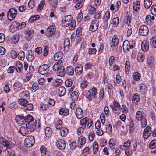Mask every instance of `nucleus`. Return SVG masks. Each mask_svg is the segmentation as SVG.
Here are the masks:
<instances>
[{"mask_svg": "<svg viewBox=\"0 0 156 156\" xmlns=\"http://www.w3.org/2000/svg\"><path fill=\"white\" fill-rule=\"evenodd\" d=\"M62 22L63 26L65 27L70 25L69 29L71 30H73L75 28L76 23L74 21H72V18L70 15L65 17L62 20Z\"/></svg>", "mask_w": 156, "mask_h": 156, "instance_id": "nucleus-1", "label": "nucleus"}, {"mask_svg": "<svg viewBox=\"0 0 156 156\" xmlns=\"http://www.w3.org/2000/svg\"><path fill=\"white\" fill-rule=\"evenodd\" d=\"M1 144L2 145V151L3 152L7 151L8 150L11 149L14 145L12 142L5 140H2L1 142Z\"/></svg>", "mask_w": 156, "mask_h": 156, "instance_id": "nucleus-2", "label": "nucleus"}, {"mask_svg": "<svg viewBox=\"0 0 156 156\" xmlns=\"http://www.w3.org/2000/svg\"><path fill=\"white\" fill-rule=\"evenodd\" d=\"M25 144L27 147H30L35 143V139L31 136H27L24 140Z\"/></svg>", "mask_w": 156, "mask_h": 156, "instance_id": "nucleus-3", "label": "nucleus"}, {"mask_svg": "<svg viewBox=\"0 0 156 156\" xmlns=\"http://www.w3.org/2000/svg\"><path fill=\"white\" fill-rule=\"evenodd\" d=\"M26 127L29 129L30 132H33L36 128H38L40 127L39 122H37L36 121L34 123L29 122L26 123L25 125Z\"/></svg>", "mask_w": 156, "mask_h": 156, "instance_id": "nucleus-4", "label": "nucleus"}, {"mask_svg": "<svg viewBox=\"0 0 156 156\" xmlns=\"http://www.w3.org/2000/svg\"><path fill=\"white\" fill-rule=\"evenodd\" d=\"M17 14V10L14 8L9 9L7 13L8 19L10 20H12Z\"/></svg>", "mask_w": 156, "mask_h": 156, "instance_id": "nucleus-5", "label": "nucleus"}, {"mask_svg": "<svg viewBox=\"0 0 156 156\" xmlns=\"http://www.w3.org/2000/svg\"><path fill=\"white\" fill-rule=\"evenodd\" d=\"M149 32L148 27L145 25L141 26L139 28V34L143 36L147 35Z\"/></svg>", "mask_w": 156, "mask_h": 156, "instance_id": "nucleus-6", "label": "nucleus"}, {"mask_svg": "<svg viewBox=\"0 0 156 156\" xmlns=\"http://www.w3.org/2000/svg\"><path fill=\"white\" fill-rule=\"evenodd\" d=\"M49 70V66L47 64H43L40 66L38 69V72L41 75L46 74Z\"/></svg>", "mask_w": 156, "mask_h": 156, "instance_id": "nucleus-7", "label": "nucleus"}, {"mask_svg": "<svg viewBox=\"0 0 156 156\" xmlns=\"http://www.w3.org/2000/svg\"><path fill=\"white\" fill-rule=\"evenodd\" d=\"M123 48L125 52H127L129 51V49L133 48V45H131L128 41L125 40L123 43Z\"/></svg>", "mask_w": 156, "mask_h": 156, "instance_id": "nucleus-8", "label": "nucleus"}, {"mask_svg": "<svg viewBox=\"0 0 156 156\" xmlns=\"http://www.w3.org/2000/svg\"><path fill=\"white\" fill-rule=\"evenodd\" d=\"M99 21L97 20H92L90 27V30L92 32L96 31L98 27Z\"/></svg>", "mask_w": 156, "mask_h": 156, "instance_id": "nucleus-9", "label": "nucleus"}, {"mask_svg": "<svg viewBox=\"0 0 156 156\" xmlns=\"http://www.w3.org/2000/svg\"><path fill=\"white\" fill-rule=\"evenodd\" d=\"M55 28L54 26H50L47 29L46 34L47 36L50 37L52 36L55 32Z\"/></svg>", "mask_w": 156, "mask_h": 156, "instance_id": "nucleus-10", "label": "nucleus"}, {"mask_svg": "<svg viewBox=\"0 0 156 156\" xmlns=\"http://www.w3.org/2000/svg\"><path fill=\"white\" fill-rule=\"evenodd\" d=\"M57 146L59 149L62 150L65 149L66 144L64 140L62 139H59L56 142Z\"/></svg>", "mask_w": 156, "mask_h": 156, "instance_id": "nucleus-11", "label": "nucleus"}, {"mask_svg": "<svg viewBox=\"0 0 156 156\" xmlns=\"http://www.w3.org/2000/svg\"><path fill=\"white\" fill-rule=\"evenodd\" d=\"M149 42L147 40L143 41L141 44V48L144 52L147 51L149 49Z\"/></svg>", "mask_w": 156, "mask_h": 156, "instance_id": "nucleus-12", "label": "nucleus"}, {"mask_svg": "<svg viewBox=\"0 0 156 156\" xmlns=\"http://www.w3.org/2000/svg\"><path fill=\"white\" fill-rule=\"evenodd\" d=\"M16 69L17 72L19 73H22L23 71V67L20 62H18L16 63Z\"/></svg>", "mask_w": 156, "mask_h": 156, "instance_id": "nucleus-13", "label": "nucleus"}, {"mask_svg": "<svg viewBox=\"0 0 156 156\" xmlns=\"http://www.w3.org/2000/svg\"><path fill=\"white\" fill-rule=\"evenodd\" d=\"M86 142L85 138L83 136H80L78 137L77 146L78 147L81 148L83 147Z\"/></svg>", "mask_w": 156, "mask_h": 156, "instance_id": "nucleus-14", "label": "nucleus"}, {"mask_svg": "<svg viewBox=\"0 0 156 156\" xmlns=\"http://www.w3.org/2000/svg\"><path fill=\"white\" fill-rule=\"evenodd\" d=\"M19 132L23 136H25L29 133V129L26 126H22L20 129Z\"/></svg>", "mask_w": 156, "mask_h": 156, "instance_id": "nucleus-15", "label": "nucleus"}, {"mask_svg": "<svg viewBox=\"0 0 156 156\" xmlns=\"http://www.w3.org/2000/svg\"><path fill=\"white\" fill-rule=\"evenodd\" d=\"M22 84L19 82L15 83L14 84V89L16 92L20 90L22 87Z\"/></svg>", "mask_w": 156, "mask_h": 156, "instance_id": "nucleus-16", "label": "nucleus"}, {"mask_svg": "<svg viewBox=\"0 0 156 156\" xmlns=\"http://www.w3.org/2000/svg\"><path fill=\"white\" fill-rule=\"evenodd\" d=\"M119 42V40L116 36L114 35L112 39V42L110 44L111 47H115Z\"/></svg>", "mask_w": 156, "mask_h": 156, "instance_id": "nucleus-17", "label": "nucleus"}, {"mask_svg": "<svg viewBox=\"0 0 156 156\" xmlns=\"http://www.w3.org/2000/svg\"><path fill=\"white\" fill-rule=\"evenodd\" d=\"M147 64L150 68L152 67L154 65V58L152 56H149L147 58Z\"/></svg>", "mask_w": 156, "mask_h": 156, "instance_id": "nucleus-18", "label": "nucleus"}, {"mask_svg": "<svg viewBox=\"0 0 156 156\" xmlns=\"http://www.w3.org/2000/svg\"><path fill=\"white\" fill-rule=\"evenodd\" d=\"M62 66V65L60 62L58 61L54 64L53 67V70L55 71H58L60 70V68Z\"/></svg>", "mask_w": 156, "mask_h": 156, "instance_id": "nucleus-19", "label": "nucleus"}, {"mask_svg": "<svg viewBox=\"0 0 156 156\" xmlns=\"http://www.w3.org/2000/svg\"><path fill=\"white\" fill-rule=\"evenodd\" d=\"M83 112L82 109L80 108H77L76 109V115L78 119H80L83 116Z\"/></svg>", "mask_w": 156, "mask_h": 156, "instance_id": "nucleus-20", "label": "nucleus"}, {"mask_svg": "<svg viewBox=\"0 0 156 156\" xmlns=\"http://www.w3.org/2000/svg\"><path fill=\"white\" fill-rule=\"evenodd\" d=\"M145 118V116L144 115V114L140 111H138L136 115V118L138 121H140Z\"/></svg>", "mask_w": 156, "mask_h": 156, "instance_id": "nucleus-21", "label": "nucleus"}, {"mask_svg": "<svg viewBox=\"0 0 156 156\" xmlns=\"http://www.w3.org/2000/svg\"><path fill=\"white\" fill-rule=\"evenodd\" d=\"M63 53L61 52H59L56 53L54 55V59L56 61H60V60L62 57ZM62 61H60V62Z\"/></svg>", "mask_w": 156, "mask_h": 156, "instance_id": "nucleus-22", "label": "nucleus"}, {"mask_svg": "<svg viewBox=\"0 0 156 156\" xmlns=\"http://www.w3.org/2000/svg\"><path fill=\"white\" fill-rule=\"evenodd\" d=\"M83 68L81 65H80L75 67V71L78 75H80L82 72Z\"/></svg>", "mask_w": 156, "mask_h": 156, "instance_id": "nucleus-23", "label": "nucleus"}, {"mask_svg": "<svg viewBox=\"0 0 156 156\" xmlns=\"http://www.w3.org/2000/svg\"><path fill=\"white\" fill-rule=\"evenodd\" d=\"M140 98L138 94L137 93L135 94L133 96V102L136 104L140 100Z\"/></svg>", "mask_w": 156, "mask_h": 156, "instance_id": "nucleus-24", "label": "nucleus"}, {"mask_svg": "<svg viewBox=\"0 0 156 156\" xmlns=\"http://www.w3.org/2000/svg\"><path fill=\"white\" fill-rule=\"evenodd\" d=\"M152 3V0H144V6L146 8L148 9L151 6Z\"/></svg>", "mask_w": 156, "mask_h": 156, "instance_id": "nucleus-25", "label": "nucleus"}, {"mask_svg": "<svg viewBox=\"0 0 156 156\" xmlns=\"http://www.w3.org/2000/svg\"><path fill=\"white\" fill-rule=\"evenodd\" d=\"M59 113L61 115L66 116L69 114V112L68 109L62 108L60 109Z\"/></svg>", "mask_w": 156, "mask_h": 156, "instance_id": "nucleus-26", "label": "nucleus"}, {"mask_svg": "<svg viewBox=\"0 0 156 156\" xmlns=\"http://www.w3.org/2000/svg\"><path fill=\"white\" fill-rule=\"evenodd\" d=\"M13 25H14L16 27H20V28H23L24 27L26 23L24 22H22L21 24L19 23H16L15 21L13 22L12 23Z\"/></svg>", "mask_w": 156, "mask_h": 156, "instance_id": "nucleus-27", "label": "nucleus"}, {"mask_svg": "<svg viewBox=\"0 0 156 156\" xmlns=\"http://www.w3.org/2000/svg\"><path fill=\"white\" fill-rule=\"evenodd\" d=\"M62 83V81L61 79H57L53 82L52 85L53 86L57 87L61 85Z\"/></svg>", "mask_w": 156, "mask_h": 156, "instance_id": "nucleus-28", "label": "nucleus"}, {"mask_svg": "<svg viewBox=\"0 0 156 156\" xmlns=\"http://www.w3.org/2000/svg\"><path fill=\"white\" fill-rule=\"evenodd\" d=\"M68 130L65 127L62 128L60 130V133L61 136H65L68 133Z\"/></svg>", "mask_w": 156, "mask_h": 156, "instance_id": "nucleus-29", "label": "nucleus"}, {"mask_svg": "<svg viewBox=\"0 0 156 156\" xmlns=\"http://www.w3.org/2000/svg\"><path fill=\"white\" fill-rule=\"evenodd\" d=\"M28 101L23 98L19 99L18 101V103L19 104L23 106L24 108L25 106L26 105H27V103H28Z\"/></svg>", "mask_w": 156, "mask_h": 156, "instance_id": "nucleus-30", "label": "nucleus"}, {"mask_svg": "<svg viewBox=\"0 0 156 156\" xmlns=\"http://www.w3.org/2000/svg\"><path fill=\"white\" fill-rule=\"evenodd\" d=\"M66 73L68 75H72L74 74V70L72 66H69L66 69Z\"/></svg>", "mask_w": 156, "mask_h": 156, "instance_id": "nucleus-31", "label": "nucleus"}, {"mask_svg": "<svg viewBox=\"0 0 156 156\" xmlns=\"http://www.w3.org/2000/svg\"><path fill=\"white\" fill-rule=\"evenodd\" d=\"M33 119V117L30 115H28L27 117H24V120L27 122V123H31Z\"/></svg>", "mask_w": 156, "mask_h": 156, "instance_id": "nucleus-32", "label": "nucleus"}, {"mask_svg": "<svg viewBox=\"0 0 156 156\" xmlns=\"http://www.w3.org/2000/svg\"><path fill=\"white\" fill-rule=\"evenodd\" d=\"M15 120L17 124H22L23 123L24 118H22L20 116H17Z\"/></svg>", "mask_w": 156, "mask_h": 156, "instance_id": "nucleus-33", "label": "nucleus"}, {"mask_svg": "<svg viewBox=\"0 0 156 156\" xmlns=\"http://www.w3.org/2000/svg\"><path fill=\"white\" fill-rule=\"evenodd\" d=\"M33 108V106L32 104L29 103L28 101V103H27V105H26L24 109L25 110H31Z\"/></svg>", "mask_w": 156, "mask_h": 156, "instance_id": "nucleus-34", "label": "nucleus"}, {"mask_svg": "<svg viewBox=\"0 0 156 156\" xmlns=\"http://www.w3.org/2000/svg\"><path fill=\"white\" fill-rule=\"evenodd\" d=\"M45 135L47 137H49L51 136V129L50 127H46L45 129Z\"/></svg>", "mask_w": 156, "mask_h": 156, "instance_id": "nucleus-35", "label": "nucleus"}, {"mask_svg": "<svg viewBox=\"0 0 156 156\" xmlns=\"http://www.w3.org/2000/svg\"><path fill=\"white\" fill-rule=\"evenodd\" d=\"M88 120V118L87 117H86L81 119L80 121V124L81 126L85 128L86 124Z\"/></svg>", "mask_w": 156, "mask_h": 156, "instance_id": "nucleus-36", "label": "nucleus"}, {"mask_svg": "<svg viewBox=\"0 0 156 156\" xmlns=\"http://www.w3.org/2000/svg\"><path fill=\"white\" fill-rule=\"evenodd\" d=\"M25 34L27 35L26 36V38L28 40H30L32 37V34L33 33L32 31L29 30L28 31H25Z\"/></svg>", "mask_w": 156, "mask_h": 156, "instance_id": "nucleus-37", "label": "nucleus"}, {"mask_svg": "<svg viewBox=\"0 0 156 156\" xmlns=\"http://www.w3.org/2000/svg\"><path fill=\"white\" fill-rule=\"evenodd\" d=\"M58 75L60 76H63L66 73L64 68L63 66L60 68V70H58Z\"/></svg>", "mask_w": 156, "mask_h": 156, "instance_id": "nucleus-38", "label": "nucleus"}, {"mask_svg": "<svg viewBox=\"0 0 156 156\" xmlns=\"http://www.w3.org/2000/svg\"><path fill=\"white\" fill-rule=\"evenodd\" d=\"M78 97V93L75 91L73 92L71 94V98L74 101L77 99Z\"/></svg>", "mask_w": 156, "mask_h": 156, "instance_id": "nucleus-39", "label": "nucleus"}, {"mask_svg": "<svg viewBox=\"0 0 156 156\" xmlns=\"http://www.w3.org/2000/svg\"><path fill=\"white\" fill-rule=\"evenodd\" d=\"M93 151L94 154L97 153L98 150V144L96 142H94L93 144Z\"/></svg>", "mask_w": 156, "mask_h": 156, "instance_id": "nucleus-40", "label": "nucleus"}, {"mask_svg": "<svg viewBox=\"0 0 156 156\" xmlns=\"http://www.w3.org/2000/svg\"><path fill=\"white\" fill-rule=\"evenodd\" d=\"M145 59V56L142 53H139L137 56V60L139 62H143Z\"/></svg>", "mask_w": 156, "mask_h": 156, "instance_id": "nucleus-41", "label": "nucleus"}, {"mask_svg": "<svg viewBox=\"0 0 156 156\" xmlns=\"http://www.w3.org/2000/svg\"><path fill=\"white\" fill-rule=\"evenodd\" d=\"M34 55L32 52L31 51L30 53H28L27 56V59L29 62H32L34 59Z\"/></svg>", "mask_w": 156, "mask_h": 156, "instance_id": "nucleus-42", "label": "nucleus"}, {"mask_svg": "<svg viewBox=\"0 0 156 156\" xmlns=\"http://www.w3.org/2000/svg\"><path fill=\"white\" fill-rule=\"evenodd\" d=\"M149 147L151 149H153L156 147V140H154L150 142Z\"/></svg>", "mask_w": 156, "mask_h": 156, "instance_id": "nucleus-43", "label": "nucleus"}, {"mask_svg": "<svg viewBox=\"0 0 156 156\" xmlns=\"http://www.w3.org/2000/svg\"><path fill=\"white\" fill-rule=\"evenodd\" d=\"M110 13L109 12H107L105 13L104 16V22L107 25V22L109 19L110 18Z\"/></svg>", "mask_w": 156, "mask_h": 156, "instance_id": "nucleus-44", "label": "nucleus"}, {"mask_svg": "<svg viewBox=\"0 0 156 156\" xmlns=\"http://www.w3.org/2000/svg\"><path fill=\"white\" fill-rule=\"evenodd\" d=\"M150 10L151 14L156 16V5H153L151 8Z\"/></svg>", "mask_w": 156, "mask_h": 156, "instance_id": "nucleus-45", "label": "nucleus"}, {"mask_svg": "<svg viewBox=\"0 0 156 156\" xmlns=\"http://www.w3.org/2000/svg\"><path fill=\"white\" fill-rule=\"evenodd\" d=\"M19 39V34H16L12 38V43L15 44L17 43Z\"/></svg>", "mask_w": 156, "mask_h": 156, "instance_id": "nucleus-46", "label": "nucleus"}, {"mask_svg": "<svg viewBox=\"0 0 156 156\" xmlns=\"http://www.w3.org/2000/svg\"><path fill=\"white\" fill-rule=\"evenodd\" d=\"M46 149L45 146H42L40 148V151L41 152V154L42 156H44L46 154Z\"/></svg>", "mask_w": 156, "mask_h": 156, "instance_id": "nucleus-47", "label": "nucleus"}, {"mask_svg": "<svg viewBox=\"0 0 156 156\" xmlns=\"http://www.w3.org/2000/svg\"><path fill=\"white\" fill-rule=\"evenodd\" d=\"M140 74L138 72H135L134 73L133 77L135 80L138 81L140 79Z\"/></svg>", "mask_w": 156, "mask_h": 156, "instance_id": "nucleus-48", "label": "nucleus"}, {"mask_svg": "<svg viewBox=\"0 0 156 156\" xmlns=\"http://www.w3.org/2000/svg\"><path fill=\"white\" fill-rule=\"evenodd\" d=\"M112 131V128L111 124H108L106 126V132L108 133H110Z\"/></svg>", "mask_w": 156, "mask_h": 156, "instance_id": "nucleus-49", "label": "nucleus"}, {"mask_svg": "<svg viewBox=\"0 0 156 156\" xmlns=\"http://www.w3.org/2000/svg\"><path fill=\"white\" fill-rule=\"evenodd\" d=\"M151 43L154 47L156 48V35L151 39Z\"/></svg>", "mask_w": 156, "mask_h": 156, "instance_id": "nucleus-50", "label": "nucleus"}, {"mask_svg": "<svg viewBox=\"0 0 156 156\" xmlns=\"http://www.w3.org/2000/svg\"><path fill=\"white\" fill-rule=\"evenodd\" d=\"M65 83L66 86L69 87L71 86L72 85V80L71 79H68L66 80Z\"/></svg>", "mask_w": 156, "mask_h": 156, "instance_id": "nucleus-51", "label": "nucleus"}, {"mask_svg": "<svg viewBox=\"0 0 156 156\" xmlns=\"http://www.w3.org/2000/svg\"><path fill=\"white\" fill-rule=\"evenodd\" d=\"M18 55V58L20 59L21 60H24L25 56V54L24 51H20Z\"/></svg>", "mask_w": 156, "mask_h": 156, "instance_id": "nucleus-52", "label": "nucleus"}, {"mask_svg": "<svg viewBox=\"0 0 156 156\" xmlns=\"http://www.w3.org/2000/svg\"><path fill=\"white\" fill-rule=\"evenodd\" d=\"M7 156H16L14 150L12 149L8 150L7 151Z\"/></svg>", "mask_w": 156, "mask_h": 156, "instance_id": "nucleus-53", "label": "nucleus"}, {"mask_svg": "<svg viewBox=\"0 0 156 156\" xmlns=\"http://www.w3.org/2000/svg\"><path fill=\"white\" fill-rule=\"evenodd\" d=\"M62 121L60 120H59L55 124V126L57 129H60L62 127Z\"/></svg>", "mask_w": 156, "mask_h": 156, "instance_id": "nucleus-54", "label": "nucleus"}, {"mask_svg": "<svg viewBox=\"0 0 156 156\" xmlns=\"http://www.w3.org/2000/svg\"><path fill=\"white\" fill-rule=\"evenodd\" d=\"M95 137V134L94 132H92L90 133L88 135V138L90 141H92L94 140Z\"/></svg>", "mask_w": 156, "mask_h": 156, "instance_id": "nucleus-55", "label": "nucleus"}, {"mask_svg": "<svg viewBox=\"0 0 156 156\" xmlns=\"http://www.w3.org/2000/svg\"><path fill=\"white\" fill-rule=\"evenodd\" d=\"M16 67L14 66H10L7 69V72L9 73H12L14 72Z\"/></svg>", "mask_w": 156, "mask_h": 156, "instance_id": "nucleus-56", "label": "nucleus"}, {"mask_svg": "<svg viewBox=\"0 0 156 156\" xmlns=\"http://www.w3.org/2000/svg\"><path fill=\"white\" fill-rule=\"evenodd\" d=\"M59 91L62 95H63L65 94V89L63 87L60 86L59 87Z\"/></svg>", "mask_w": 156, "mask_h": 156, "instance_id": "nucleus-57", "label": "nucleus"}, {"mask_svg": "<svg viewBox=\"0 0 156 156\" xmlns=\"http://www.w3.org/2000/svg\"><path fill=\"white\" fill-rule=\"evenodd\" d=\"M90 90L91 91L92 96L95 98V96L97 92V89L94 87Z\"/></svg>", "mask_w": 156, "mask_h": 156, "instance_id": "nucleus-58", "label": "nucleus"}, {"mask_svg": "<svg viewBox=\"0 0 156 156\" xmlns=\"http://www.w3.org/2000/svg\"><path fill=\"white\" fill-rule=\"evenodd\" d=\"M140 91L143 93H145L147 90V87L146 86L143 85L140 87Z\"/></svg>", "mask_w": 156, "mask_h": 156, "instance_id": "nucleus-59", "label": "nucleus"}, {"mask_svg": "<svg viewBox=\"0 0 156 156\" xmlns=\"http://www.w3.org/2000/svg\"><path fill=\"white\" fill-rule=\"evenodd\" d=\"M38 85H39L37 83L34 82L33 83L32 87L30 88H32L33 90L36 91L39 88Z\"/></svg>", "mask_w": 156, "mask_h": 156, "instance_id": "nucleus-60", "label": "nucleus"}, {"mask_svg": "<svg viewBox=\"0 0 156 156\" xmlns=\"http://www.w3.org/2000/svg\"><path fill=\"white\" fill-rule=\"evenodd\" d=\"M88 82L87 80H83L81 82V87L82 88H84L87 86Z\"/></svg>", "mask_w": 156, "mask_h": 156, "instance_id": "nucleus-61", "label": "nucleus"}, {"mask_svg": "<svg viewBox=\"0 0 156 156\" xmlns=\"http://www.w3.org/2000/svg\"><path fill=\"white\" fill-rule=\"evenodd\" d=\"M112 22L113 25L115 26H117L119 23V19L117 17L114 18L112 20Z\"/></svg>", "mask_w": 156, "mask_h": 156, "instance_id": "nucleus-62", "label": "nucleus"}, {"mask_svg": "<svg viewBox=\"0 0 156 156\" xmlns=\"http://www.w3.org/2000/svg\"><path fill=\"white\" fill-rule=\"evenodd\" d=\"M40 18L39 16L38 15H36L31 17L30 18V20L31 22L34 21L39 19Z\"/></svg>", "mask_w": 156, "mask_h": 156, "instance_id": "nucleus-63", "label": "nucleus"}, {"mask_svg": "<svg viewBox=\"0 0 156 156\" xmlns=\"http://www.w3.org/2000/svg\"><path fill=\"white\" fill-rule=\"evenodd\" d=\"M121 109L122 112L124 113H127L128 111V107L125 105H122Z\"/></svg>", "mask_w": 156, "mask_h": 156, "instance_id": "nucleus-64", "label": "nucleus"}]
</instances>
